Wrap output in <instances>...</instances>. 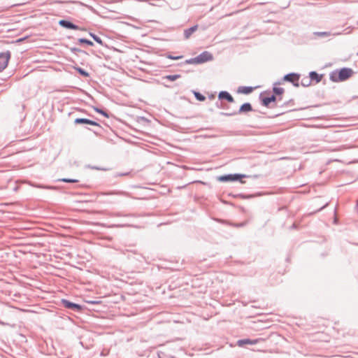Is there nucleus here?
<instances>
[{"instance_id": "nucleus-1", "label": "nucleus", "mask_w": 358, "mask_h": 358, "mask_svg": "<svg viewBox=\"0 0 358 358\" xmlns=\"http://www.w3.org/2000/svg\"><path fill=\"white\" fill-rule=\"evenodd\" d=\"M354 71L350 68H343L339 70L332 71L329 75V78L334 83L343 82L352 76Z\"/></svg>"}, {"instance_id": "nucleus-2", "label": "nucleus", "mask_w": 358, "mask_h": 358, "mask_svg": "<svg viewBox=\"0 0 358 358\" xmlns=\"http://www.w3.org/2000/svg\"><path fill=\"white\" fill-rule=\"evenodd\" d=\"M10 59V52L9 51L0 53V72L7 67Z\"/></svg>"}, {"instance_id": "nucleus-3", "label": "nucleus", "mask_w": 358, "mask_h": 358, "mask_svg": "<svg viewBox=\"0 0 358 358\" xmlns=\"http://www.w3.org/2000/svg\"><path fill=\"white\" fill-rule=\"evenodd\" d=\"M244 177H245V175L230 174V175L222 176L219 177L218 180L221 182L234 181V180H239Z\"/></svg>"}, {"instance_id": "nucleus-4", "label": "nucleus", "mask_w": 358, "mask_h": 358, "mask_svg": "<svg viewBox=\"0 0 358 358\" xmlns=\"http://www.w3.org/2000/svg\"><path fill=\"white\" fill-rule=\"evenodd\" d=\"M213 59V56L210 53L208 52H204L199 55L198 57L194 58V62L196 63H203L208 61H210Z\"/></svg>"}, {"instance_id": "nucleus-5", "label": "nucleus", "mask_w": 358, "mask_h": 358, "mask_svg": "<svg viewBox=\"0 0 358 358\" xmlns=\"http://www.w3.org/2000/svg\"><path fill=\"white\" fill-rule=\"evenodd\" d=\"M284 80L292 83L294 85H299V76L296 73H289L284 77Z\"/></svg>"}, {"instance_id": "nucleus-6", "label": "nucleus", "mask_w": 358, "mask_h": 358, "mask_svg": "<svg viewBox=\"0 0 358 358\" xmlns=\"http://www.w3.org/2000/svg\"><path fill=\"white\" fill-rule=\"evenodd\" d=\"M62 303H63L64 307H66L67 308L75 309L77 311H81L83 310V308L81 306H80L78 304L73 303L67 300H63Z\"/></svg>"}, {"instance_id": "nucleus-7", "label": "nucleus", "mask_w": 358, "mask_h": 358, "mask_svg": "<svg viewBox=\"0 0 358 358\" xmlns=\"http://www.w3.org/2000/svg\"><path fill=\"white\" fill-rule=\"evenodd\" d=\"M74 122L76 124H87L94 126H99V124L96 122L85 118H77L75 120Z\"/></svg>"}, {"instance_id": "nucleus-8", "label": "nucleus", "mask_w": 358, "mask_h": 358, "mask_svg": "<svg viewBox=\"0 0 358 358\" xmlns=\"http://www.w3.org/2000/svg\"><path fill=\"white\" fill-rule=\"evenodd\" d=\"M258 341H259L258 339H256V340L243 339V340H239L237 342V344L238 346L242 347L246 344L255 345L258 343Z\"/></svg>"}, {"instance_id": "nucleus-9", "label": "nucleus", "mask_w": 358, "mask_h": 358, "mask_svg": "<svg viewBox=\"0 0 358 358\" xmlns=\"http://www.w3.org/2000/svg\"><path fill=\"white\" fill-rule=\"evenodd\" d=\"M59 23L62 27H64L68 29H78V27L76 25L73 24V23L70 22L69 21H66V20H60Z\"/></svg>"}, {"instance_id": "nucleus-10", "label": "nucleus", "mask_w": 358, "mask_h": 358, "mask_svg": "<svg viewBox=\"0 0 358 358\" xmlns=\"http://www.w3.org/2000/svg\"><path fill=\"white\" fill-rule=\"evenodd\" d=\"M219 98L221 99H227L229 102H234V98L227 92H221L219 94Z\"/></svg>"}, {"instance_id": "nucleus-11", "label": "nucleus", "mask_w": 358, "mask_h": 358, "mask_svg": "<svg viewBox=\"0 0 358 358\" xmlns=\"http://www.w3.org/2000/svg\"><path fill=\"white\" fill-rule=\"evenodd\" d=\"M310 78L311 80H315V83H317L321 81V80L322 78V76L318 74L317 73H316L315 71H312L310 73Z\"/></svg>"}, {"instance_id": "nucleus-12", "label": "nucleus", "mask_w": 358, "mask_h": 358, "mask_svg": "<svg viewBox=\"0 0 358 358\" xmlns=\"http://www.w3.org/2000/svg\"><path fill=\"white\" fill-rule=\"evenodd\" d=\"M275 101V96L273 95L269 97L264 98L262 100V102L265 106H268L271 102H273Z\"/></svg>"}, {"instance_id": "nucleus-13", "label": "nucleus", "mask_w": 358, "mask_h": 358, "mask_svg": "<svg viewBox=\"0 0 358 358\" xmlns=\"http://www.w3.org/2000/svg\"><path fill=\"white\" fill-rule=\"evenodd\" d=\"M197 29V26H194L187 30L185 31V36L186 38H188Z\"/></svg>"}, {"instance_id": "nucleus-14", "label": "nucleus", "mask_w": 358, "mask_h": 358, "mask_svg": "<svg viewBox=\"0 0 358 358\" xmlns=\"http://www.w3.org/2000/svg\"><path fill=\"white\" fill-rule=\"evenodd\" d=\"M250 110H252V106L248 103L243 104L240 108V112H249Z\"/></svg>"}, {"instance_id": "nucleus-15", "label": "nucleus", "mask_w": 358, "mask_h": 358, "mask_svg": "<svg viewBox=\"0 0 358 358\" xmlns=\"http://www.w3.org/2000/svg\"><path fill=\"white\" fill-rule=\"evenodd\" d=\"M252 90L253 88L251 87H243L238 90V92L243 94H250L252 92Z\"/></svg>"}, {"instance_id": "nucleus-16", "label": "nucleus", "mask_w": 358, "mask_h": 358, "mask_svg": "<svg viewBox=\"0 0 358 358\" xmlns=\"http://www.w3.org/2000/svg\"><path fill=\"white\" fill-rule=\"evenodd\" d=\"M180 77V75H169V76H166L165 77L166 79H168L171 81H174L176 80V79L179 78Z\"/></svg>"}, {"instance_id": "nucleus-17", "label": "nucleus", "mask_w": 358, "mask_h": 358, "mask_svg": "<svg viewBox=\"0 0 358 358\" xmlns=\"http://www.w3.org/2000/svg\"><path fill=\"white\" fill-rule=\"evenodd\" d=\"M273 92L275 94L280 95V94H283L284 89L282 87H275L273 88Z\"/></svg>"}, {"instance_id": "nucleus-18", "label": "nucleus", "mask_w": 358, "mask_h": 358, "mask_svg": "<svg viewBox=\"0 0 358 358\" xmlns=\"http://www.w3.org/2000/svg\"><path fill=\"white\" fill-rule=\"evenodd\" d=\"M90 36L93 38V39L96 43H98L99 44H100L101 45H103V41H102V40L99 37L96 36V35H94L93 34H90Z\"/></svg>"}, {"instance_id": "nucleus-19", "label": "nucleus", "mask_w": 358, "mask_h": 358, "mask_svg": "<svg viewBox=\"0 0 358 358\" xmlns=\"http://www.w3.org/2000/svg\"><path fill=\"white\" fill-rule=\"evenodd\" d=\"M76 69L83 76L89 77V73L80 68H76Z\"/></svg>"}, {"instance_id": "nucleus-20", "label": "nucleus", "mask_w": 358, "mask_h": 358, "mask_svg": "<svg viewBox=\"0 0 358 358\" xmlns=\"http://www.w3.org/2000/svg\"><path fill=\"white\" fill-rule=\"evenodd\" d=\"M79 42L81 43H86L89 45H93V43L87 39L85 38H80Z\"/></svg>"}, {"instance_id": "nucleus-21", "label": "nucleus", "mask_w": 358, "mask_h": 358, "mask_svg": "<svg viewBox=\"0 0 358 358\" xmlns=\"http://www.w3.org/2000/svg\"><path fill=\"white\" fill-rule=\"evenodd\" d=\"M194 95H195L196 98L199 101H204L206 99L204 96H203L202 94H201L199 92H194Z\"/></svg>"}, {"instance_id": "nucleus-22", "label": "nucleus", "mask_w": 358, "mask_h": 358, "mask_svg": "<svg viewBox=\"0 0 358 358\" xmlns=\"http://www.w3.org/2000/svg\"><path fill=\"white\" fill-rule=\"evenodd\" d=\"M62 180L64 181V182H78V180L67 179V178L62 179Z\"/></svg>"}, {"instance_id": "nucleus-23", "label": "nucleus", "mask_w": 358, "mask_h": 358, "mask_svg": "<svg viewBox=\"0 0 358 358\" xmlns=\"http://www.w3.org/2000/svg\"><path fill=\"white\" fill-rule=\"evenodd\" d=\"M95 110L96 112H98L99 113H101L102 115H103L105 117H108V115L106 114V113H105L104 111H103L101 109H99V108H95Z\"/></svg>"}, {"instance_id": "nucleus-24", "label": "nucleus", "mask_w": 358, "mask_h": 358, "mask_svg": "<svg viewBox=\"0 0 358 358\" xmlns=\"http://www.w3.org/2000/svg\"><path fill=\"white\" fill-rule=\"evenodd\" d=\"M88 303H92V304H99V303H100L99 301H88Z\"/></svg>"}, {"instance_id": "nucleus-25", "label": "nucleus", "mask_w": 358, "mask_h": 358, "mask_svg": "<svg viewBox=\"0 0 358 358\" xmlns=\"http://www.w3.org/2000/svg\"><path fill=\"white\" fill-rule=\"evenodd\" d=\"M171 58L173 59H178L182 58V57H171Z\"/></svg>"}, {"instance_id": "nucleus-26", "label": "nucleus", "mask_w": 358, "mask_h": 358, "mask_svg": "<svg viewBox=\"0 0 358 358\" xmlns=\"http://www.w3.org/2000/svg\"><path fill=\"white\" fill-rule=\"evenodd\" d=\"M23 41V39H22V38H20V39H19L17 41H18V42H20V41Z\"/></svg>"}, {"instance_id": "nucleus-27", "label": "nucleus", "mask_w": 358, "mask_h": 358, "mask_svg": "<svg viewBox=\"0 0 358 358\" xmlns=\"http://www.w3.org/2000/svg\"><path fill=\"white\" fill-rule=\"evenodd\" d=\"M357 55H358V52H357Z\"/></svg>"}]
</instances>
